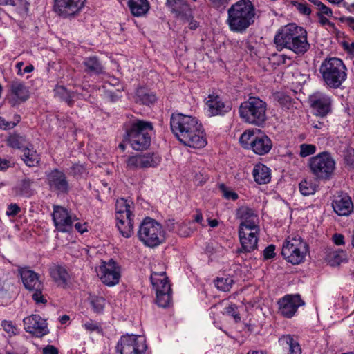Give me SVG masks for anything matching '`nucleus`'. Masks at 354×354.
<instances>
[{
    "label": "nucleus",
    "instance_id": "69168bd1",
    "mask_svg": "<svg viewBox=\"0 0 354 354\" xmlns=\"http://www.w3.org/2000/svg\"><path fill=\"white\" fill-rule=\"evenodd\" d=\"M335 19L339 20L341 22H347L349 26L354 30V18L353 17H335Z\"/></svg>",
    "mask_w": 354,
    "mask_h": 354
},
{
    "label": "nucleus",
    "instance_id": "13d9d810",
    "mask_svg": "<svg viewBox=\"0 0 354 354\" xmlns=\"http://www.w3.org/2000/svg\"><path fill=\"white\" fill-rule=\"evenodd\" d=\"M274 250L275 245L273 244L269 245L263 252V259L268 260L274 258L275 257Z\"/></svg>",
    "mask_w": 354,
    "mask_h": 354
},
{
    "label": "nucleus",
    "instance_id": "c03bdc74",
    "mask_svg": "<svg viewBox=\"0 0 354 354\" xmlns=\"http://www.w3.org/2000/svg\"><path fill=\"white\" fill-rule=\"evenodd\" d=\"M91 304L95 313H102L105 306V299L102 297H93L91 300Z\"/></svg>",
    "mask_w": 354,
    "mask_h": 354
},
{
    "label": "nucleus",
    "instance_id": "dca6fc26",
    "mask_svg": "<svg viewBox=\"0 0 354 354\" xmlns=\"http://www.w3.org/2000/svg\"><path fill=\"white\" fill-rule=\"evenodd\" d=\"M53 220L56 229L62 232H69L73 228V224L77 220L75 216L61 206H54Z\"/></svg>",
    "mask_w": 354,
    "mask_h": 354
},
{
    "label": "nucleus",
    "instance_id": "f03ea898",
    "mask_svg": "<svg viewBox=\"0 0 354 354\" xmlns=\"http://www.w3.org/2000/svg\"><path fill=\"white\" fill-rule=\"evenodd\" d=\"M256 8L251 0H239L227 10L225 23L234 33H244L256 19Z\"/></svg>",
    "mask_w": 354,
    "mask_h": 354
},
{
    "label": "nucleus",
    "instance_id": "7c9ffc66",
    "mask_svg": "<svg viewBox=\"0 0 354 354\" xmlns=\"http://www.w3.org/2000/svg\"><path fill=\"white\" fill-rule=\"evenodd\" d=\"M127 5L131 14L135 17L145 15L150 8L148 0H129Z\"/></svg>",
    "mask_w": 354,
    "mask_h": 354
},
{
    "label": "nucleus",
    "instance_id": "3c124183",
    "mask_svg": "<svg viewBox=\"0 0 354 354\" xmlns=\"http://www.w3.org/2000/svg\"><path fill=\"white\" fill-rule=\"evenodd\" d=\"M219 189L223 194V196L226 199H232L233 201H236L239 198V196L236 192L231 190L224 184L220 185Z\"/></svg>",
    "mask_w": 354,
    "mask_h": 354
},
{
    "label": "nucleus",
    "instance_id": "2f4dec72",
    "mask_svg": "<svg viewBox=\"0 0 354 354\" xmlns=\"http://www.w3.org/2000/svg\"><path fill=\"white\" fill-rule=\"evenodd\" d=\"M346 67L340 59L333 57V88L340 86L346 80Z\"/></svg>",
    "mask_w": 354,
    "mask_h": 354
},
{
    "label": "nucleus",
    "instance_id": "bf43d9fd",
    "mask_svg": "<svg viewBox=\"0 0 354 354\" xmlns=\"http://www.w3.org/2000/svg\"><path fill=\"white\" fill-rule=\"evenodd\" d=\"M209 1L214 8L221 11L224 10L229 3L228 0H209Z\"/></svg>",
    "mask_w": 354,
    "mask_h": 354
},
{
    "label": "nucleus",
    "instance_id": "de8ad7c7",
    "mask_svg": "<svg viewBox=\"0 0 354 354\" xmlns=\"http://www.w3.org/2000/svg\"><path fill=\"white\" fill-rule=\"evenodd\" d=\"M299 156L302 158L313 155L316 152V146L312 144L304 143L299 146Z\"/></svg>",
    "mask_w": 354,
    "mask_h": 354
},
{
    "label": "nucleus",
    "instance_id": "a19ab883",
    "mask_svg": "<svg viewBox=\"0 0 354 354\" xmlns=\"http://www.w3.org/2000/svg\"><path fill=\"white\" fill-rule=\"evenodd\" d=\"M299 188L301 194L304 196L312 195L316 192L315 185L307 180H302L299 185Z\"/></svg>",
    "mask_w": 354,
    "mask_h": 354
},
{
    "label": "nucleus",
    "instance_id": "f8f14e48",
    "mask_svg": "<svg viewBox=\"0 0 354 354\" xmlns=\"http://www.w3.org/2000/svg\"><path fill=\"white\" fill-rule=\"evenodd\" d=\"M46 183L49 190L57 194H68L70 184L66 174L58 169H50L45 173Z\"/></svg>",
    "mask_w": 354,
    "mask_h": 354
},
{
    "label": "nucleus",
    "instance_id": "a18cd8bd",
    "mask_svg": "<svg viewBox=\"0 0 354 354\" xmlns=\"http://www.w3.org/2000/svg\"><path fill=\"white\" fill-rule=\"evenodd\" d=\"M223 314L232 317L236 323L241 321V317L237 310V306L235 304H231L228 306L225 307Z\"/></svg>",
    "mask_w": 354,
    "mask_h": 354
},
{
    "label": "nucleus",
    "instance_id": "f3484780",
    "mask_svg": "<svg viewBox=\"0 0 354 354\" xmlns=\"http://www.w3.org/2000/svg\"><path fill=\"white\" fill-rule=\"evenodd\" d=\"M237 218L241 220L239 230H254L259 231V216L253 209L246 206H242L237 209Z\"/></svg>",
    "mask_w": 354,
    "mask_h": 354
},
{
    "label": "nucleus",
    "instance_id": "c756f323",
    "mask_svg": "<svg viewBox=\"0 0 354 354\" xmlns=\"http://www.w3.org/2000/svg\"><path fill=\"white\" fill-rule=\"evenodd\" d=\"M133 202L124 198L118 199L115 203V218L121 217H134L132 214L133 209Z\"/></svg>",
    "mask_w": 354,
    "mask_h": 354
},
{
    "label": "nucleus",
    "instance_id": "e433bc0d",
    "mask_svg": "<svg viewBox=\"0 0 354 354\" xmlns=\"http://www.w3.org/2000/svg\"><path fill=\"white\" fill-rule=\"evenodd\" d=\"M21 158L24 163L30 167L37 166L40 160L39 155L36 150L30 147H26L24 149Z\"/></svg>",
    "mask_w": 354,
    "mask_h": 354
},
{
    "label": "nucleus",
    "instance_id": "4468645a",
    "mask_svg": "<svg viewBox=\"0 0 354 354\" xmlns=\"http://www.w3.org/2000/svg\"><path fill=\"white\" fill-rule=\"evenodd\" d=\"M161 158L156 153H146L129 156L127 160V167L131 170L156 167L160 165Z\"/></svg>",
    "mask_w": 354,
    "mask_h": 354
},
{
    "label": "nucleus",
    "instance_id": "b1692460",
    "mask_svg": "<svg viewBox=\"0 0 354 354\" xmlns=\"http://www.w3.org/2000/svg\"><path fill=\"white\" fill-rule=\"evenodd\" d=\"M206 104L211 115H223L231 110L230 103L224 102L218 95L214 93L208 95Z\"/></svg>",
    "mask_w": 354,
    "mask_h": 354
},
{
    "label": "nucleus",
    "instance_id": "8fccbe9b",
    "mask_svg": "<svg viewBox=\"0 0 354 354\" xmlns=\"http://www.w3.org/2000/svg\"><path fill=\"white\" fill-rule=\"evenodd\" d=\"M344 160L346 165L354 169V148L347 147L344 151Z\"/></svg>",
    "mask_w": 354,
    "mask_h": 354
},
{
    "label": "nucleus",
    "instance_id": "864d4df0",
    "mask_svg": "<svg viewBox=\"0 0 354 354\" xmlns=\"http://www.w3.org/2000/svg\"><path fill=\"white\" fill-rule=\"evenodd\" d=\"M71 174L74 177H82L86 172V169L83 164H74L71 168Z\"/></svg>",
    "mask_w": 354,
    "mask_h": 354
},
{
    "label": "nucleus",
    "instance_id": "4c0bfd02",
    "mask_svg": "<svg viewBox=\"0 0 354 354\" xmlns=\"http://www.w3.org/2000/svg\"><path fill=\"white\" fill-rule=\"evenodd\" d=\"M320 73L323 80L329 87H332V58L326 57L322 62L320 68Z\"/></svg>",
    "mask_w": 354,
    "mask_h": 354
},
{
    "label": "nucleus",
    "instance_id": "37998d69",
    "mask_svg": "<svg viewBox=\"0 0 354 354\" xmlns=\"http://www.w3.org/2000/svg\"><path fill=\"white\" fill-rule=\"evenodd\" d=\"M137 97L144 104L149 105L156 100V95L153 93H146L143 90L138 91Z\"/></svg>",
    "mask_w": 354,
    "mask_h": 354
},
{
    "label": "nucleus",
    "instance_id": "58836bf2",
    "mask_svg": "<svg viewBox=\"0 0 354 354\" xmlns=\"http://www.w3.org/2000/svg\"><path fill=\"white\" fill-rule=\"evenodd\" d=\"M196 228L194 226V221H185L182 223L178 227V233L180 236H189Z\"/></svg>",
    "mask_w": 354,
    "mask_h": 354
},
{
    "label": "nucleus",
    "instance_id": "338daca9",
    "mask_svg": "<svg viewBox=\"0 0 354 354\" xmlns=\"http://www.w3.org/2000/svg\"><path fill=\"white\" fill-rule=\"evenodd\" d=\"M342 46H343L344 49L350 52L353 53L354 50V41L352 42L351 44H349L346 41H342L341 42Z\"/></svg>",
    "mask_w": 354,
    "mask_h": 354
},
{
    "label": "nucleus",
    "instance_id": "473e14b6",
    "mask_svg": "<svg viewBox=\"0 0 354 354\" xmlns=\"http://www.w3.org/2000/svg\"><path fill=\"white\" fill-rule=\"evenodd\" d=\"M133 218L128 216L124 218L119 216V218H116L117 227L122 236L129 238L133 234Z\"/></svg>",
    "mask_w": 354,
    "mask_h": 354
},
{
    "label": "nucleus",
    "instance_id": "5fc2aeb1",
    "mask_svg": "<svg viewBox=\"0 0 354 354\" xmlns=\"http://www.w3.org/2000/svg\"><path fill=\"white\" fill-rule=\"evenodd\" d=\"M84 328L89 331V332H93L95 331L97 333H101L102 332V329L100 326V325L97 323L96 322H94L93 320H89L83 324Z\"/></svg>",
    "mask_w": 354,
    "mask_h": 354
},
{
    "label": "nucleus",
    "instance_id": "c85d7f7f",
    "mask_svg": "<svg viewBox=\"0 0 354 354\" xmlns=\"http://www.w3.org/2000/svg\"><path fill=\"white\" fill-rule=\"evenodd\" d=\"M82 64L84 66V71L90 75H98L104 73L103 66L95 56L86 57Z\"/></svg>",
    "mask_w": 354,
    "mask_h": 354
},
{
    "label": "nucleus",
    "instance_id": "bb28decb",
    "mask_svg": "<svg viewBox=\"0 0 354 354\" xmlns=\"http://www.w3.org/2000/svg\"><path fill=\"white\" fill-rule=\"evenodd\" d=\"M35 180L25 177L19 180L13 188L14 194L19 197L30 198L35 192Z\"/></svg>",
    "mask_w": 354,
    "mask_h": 354
},
{
    "label": "nucleus",
    "instance_id": "0eeeda50",
    "mask_svg": "<svg viewBox=\"0 0 354 354\" xmlns=\"http://www.w3.org/2000/svg\"><path fill=\"white\" fill-rule=\"evenodd\" d=\"M241 146L246 149H251L258 155L268 153L272 147L271 139L261 131L246 130L240 138Z\"/></svg>",
    "mask_w": 354,
    "mask_h": 354
},
{
    "label": "nucleus",
    "instance_id": "9d476101",
    "mask_svg": "<svg viewBox=\"0 0 354 354\" xmlns=\"http://www.w3.org/2000/svg\"><path fill=\"white\" fill-rule=\"evenodd\" d=\"M151 282L156 292V302L162 308H167L171 301V289L165 271H152Z\"/></svg>",
    "mask_w": 354,
    "mask_h": 354
},
{
    "label": "nucleus",
    "instance_id": "412c9836",
    "mask_svg": "<svg viewBox=\"0 0 354 354\" xmlns=\"http://www.w3.org/2000/svg\"><path fill=\"white\" fill-rule=\"evenodd\" d=\"M299 295H288L279 301L281 315L287 318L292 317L299 306L304 305Z\"/></svg>",
    "mask_w": 354,
    "mask_h": 354
},
{
    "label": "nucleus",
    "instance_id": "393cba45",
    "mask_svg": "<svg viewBox=\"0 0 354 354\" xmlns=\"http://www.w3.org/2000/svg\"><path fill=\"white\" fill-rule=\"evenodd\" d=\"M49 273L53 281L59 286L66 287L71 276L67 268L59 264H53L49 268Z\"/></svg>",
    "mask_w": 354,
    "mask_h": 354
},
{
    "label": "nucleus",
    "instance_id": "6e6d98bb",
    "mask_svg": "<svg viewBox=\"0 0 354 354\" xmlns=\"http://www.w3.org/2000/svg\"><path fill=\"white\" fill-rule=\"evenodd\" d=\"M3 329L10 335H14L17 333V327L11 321L4 320L1 322Z\"/></svg>",
    "mask_w": 354,
    "mask_h": 354
},
{
    "label": "nucleus",
    "instance_id": "aec40b11",
    "mask_svg": "<svg viewBox=\"0 0 354 354\" xmlns=\"http://www.w3.org/2000/svg\"><path fill=\"white\" fill-rule=\"evenodd\" d=\"M30 97V91L25 84L20 81H12L9 86L8 101L11 106L26 101Z\"/></svg>",
    "mask_w": 354,
    "mask_h": 354
},
{
    "label": "nucleus",
    "instance_id": "603ef678",
    "mask_svg": "<svg viewBox=\"0 0 354 354\" xmlns=\"http://www.w3.org/2000/svg\"><path fill=\"white\" fill-rule=\"evenodd\" d=\"M291 4L295 6L301 14L309 15L311 12L310 8L306 2L292 1Z\"/></svg>",
    "mask_w": 354,
    "mask_h": 354
},
{
    "label": "nucleus",
    "instance_id": "1a4fd4ad",
    "mask_svg": "<svg viewBox=\"0 0 354 354\" xmlns=\"http://www.w3.org/2000/svg\"><path fill=\"white\" fill-rule=\"evenodd\" d=\"M308 250V245L301 236H288L283 243L281 254L288 262L298 265L304 261Z\"/></svg>",
    "mask_w": 354,
    "mask_h": 354
},
{
    "label": "nucleus",
    "instance_id": "680f3d73",
    "mask_svg": "<svg viewBox=\"0 0 354 354\" xmlns=\"http://www.w3.org/2000/svg\"><path fill=\"white\" fill-rule=\"evenodd\" d=\"M42 353L43 354H58L59 351L55 346H54L53 345H48L43 348Z\"/></svg>",
    "mask_w": 354,
    "mask_h": 354
},
{
    "label": "nucleus",
    "instance_id": "f704fd0d",
    "mask_svg": "<svg viewBox=\"0 0 354 354\" xmlns=\"http://www.w3.org/2000/svg\"><path fill=\"white\" fill-rule=\"evenodd\" d=\"M279 343L288 350L287 354H301V349L297 340L292 335H286L279 338Z\"/></svg>",
    "mask_w": 354,
    "mask_h": 354
},
{
    "label": "nucleus",
    "instance_id": "39448f33",
    "mask_svg": "<svg viewBox=\"0 0 354 354\" xmlns=\"http://www.w3.org/2000/svg\"><path fill=\"white\" fill-rule=\"evenodd\" d=\"M266 103L259 97H250L239 106L240 118L246 123L262 127L266 121Z\"/></svg>",
    "mask_w": 354,
    "mask_h": 354
},
{
    "label": "nucleus",
    "instance_id": "49530a36",
    "mask_svg": "<svg viewBox=\"0 0 354 354\" xmlns=\"http://www.w3.org/2000/svg\"><path fill=\"white\" fill-rule=\"evenodd\" d=\"M206 251L210 256L220 257L224 254L226 250L219 244H209L207 246Z\"/></svg>",
    "mask_w": 354,
    "mask_h": 354
},
{
    "label": "nucleus",
    "instance_id": "6ab92c4d",
    "mask_svg": "<svg viewBox=\"0 0 354 354\" xmlns=\"http://www.w3.org/2000/svg\"><path fill=\"white\" fill-rule=\"evenodd\" d=\"M24 329L33 335L41 337L49 333L46 321L39 315H32L23 320Z\"/></svg>",
    "mask_w": 354,
    "mask_h": 354
},
{
    "label": "nucleus",
    "instance_id": "9b49d317",
    "mask_svg": "<svg viewBox=\"0 0 354 354\" xmlns=\"http://www.w3.org/2000/svg\"><path fill=\"white\" fill-rule=\"evenodd\" d=\"M308 167L317 180H328L332 175V156L330 152L323 151L308 160Z\"/></svg>",
    "mask_w": 354,
    "mask_h": 354
},
{
    "label": "nucleus",
    "instance_id": "72a5a7b5",
    "mask_svg": "<svg viewBox=\"0 0 354 354\" xmlns=\"http://www.w3.org/2000/svg\"><path fill=\"white\" fill-rule=\"evenodd\" d=\"M254 180L259 185L266 184L270 180V169L264 165L257 164L252 170Z\"/></svg>",
    "mask_w": 354,
    "mask_h": 354
},
{
    "label": "nucleus",
    "instance_id": "6e6552de",
    "mask_svg": "<svg viewBox=\"0 0 354 354\" xmlns=\"http://www.w3.org/2000/svg\"><path fill=\"white\" fill-rule=\"evenodd\" d=\"M24 288L32 292V298L37 304L47 303L46 296L43 294L44 285L40 279L39 274L28 267H21L18 270Z\"/></svg>",
    "mask_w": 354,
    "mask_h": 354
},
{
    "label": "nucleus",
    "instance_id": "423d86ee",
    "mask_svg": "<svg viewBox=\"0 0 354 354\" xmlns=\"http://www.w3.org/2000/svg\"><path fill=\"white\" fill-rule=\"evenodd\" d=\"M138 236L145 245L154 248L164 242L165 232L156 220L147 217L140 223Z\"/></svg>",
    "mask_w": 354,
    "mask_h": 354
},
{
    "label": "nucleus",
    "instance_id": "4d7b16f0",
    "mask_svg": "<svg viewBox=\"0 0 354 354\" xmlns=\"http://www.w3.org/2000/svg\"><path fill=\"white\" fill-rule=\"evenodd\" d=\"M346 254L342 250L333 252V266H339L341 263L346 261Z\"/></svg>",
    "mask_w": 354,
    "mask_h": 354
},
{
    "label": "nucleus",
    "instance_id": "ea45409f",
    "mask_svg": "<svg viewBox=\"0 0 354 354\" xmlns=\"http://www.w3.org/2000/svg\"><path fill=\"white\" fill-rule=\"evenodd\" d=\"M26 142L25 137L18 134L11 135L8 139V145L16 149L24 147L26 145Z\"/></svg>",
    "mask_w": 354,
    "mask_h": 354
},
{
    "label": "nucleus",
    "instance_id": "20e7f679",
    "mask_svg": "<svg viewBox=\"0 0 354 354\" xmlns=\"http://www.w3.org/2000/svg\"><path fill=\"white\" fill-rule=\"evenodd\" d=\"M153 124L149 121L135 120L127 131L124 140L136 151L147 149L151 144Z\"/></svg>",
    "mask_w": 354,
    "mask_h": 354
},
{
    "label": "nucleus",
    "instance_id": "7ed1b4c3",
    "mask_svg": "<svg viewBox=\"0 0 354 354\" xmlns=\"http://www.w3.org/2000/svg\"><path fill=\"white\" fill-rule=\"evenodd\" d=\"M274 42L278 50L287 48L297 55L304 54L309 48L307 32L295 24L280 28L274 36Z\"/></svg>",
    "mask_w": 354,
    "mask_h": 354
},
{
    "label": "nucleus",
    "instance_id": "4be33fe9",
    "mask_svg": "<svg viewBox=\"0 0 354 354\" xmlns=\"http://www.w3.org/2000/svg\"><path fill=\"white\" fill-rule=\"evenodd\" d=\"M259 231L254 230H239V236L241 248L238 249L236 253L252 252L257 248Z\"/></svg>",
    "mask_w": 354,
    "mask_h": 354
},
{
    "label": "nucleus",
    "instance_id": "c9c22d12",
    "mask_svg": "<svg viewBox=\"0 0 354 354\" xmlns=\"http://www.w3.org/2000/svg\"><path fill=\"white\" fill-rule=\"evenodd\" d=\"M54 96L62 102H64L68 106L74 104L73 97L75 93L67 90L64 86L57 85L54 88Z\"/></svg>",
    "mask_w": 354,
    "mask_h": 354
},
{
    "label": "nucleus",
    "instance_id": "e2e57ef3",
    "mask_svg": "<svg viewBox=\"0 0 354 354\" xmlns=\"http://www.w3.org/2000/svg\"><path fill=\"white\" fill-rule=\"evenodd\" d=\"M317 15L319 17V23L323 26H329V27H332V24L330 23V21L325 17L323 15H322V13H317Z\"/></svg>",
    "mask_w": 354,
    "mask_h": 354
},
{
    "label": "nucleus",
    "instance_id": "f257e3e1",
    "mask_svg": "<svg viewBox=\"0 0 354 354\" xmlns=\"http://www.w3.org/2000/svg\"><path fill=\"white\" fill-rule=\"evenodd\" d=\"M170 127L176 138L186 146L200 149L207 145L204 129L196 118L174 113L170 118Z\"/></svg>",
    "mask_w": 354,
    "mask_h": 354
},
{
    "label": "nucleus",
    "instance_id": "5701e85b",
    "mask_svg": "<svg viewBox=\"0 0 354 354\" xmlns=\"http://www.w3.org/2000/svg\"><path fill=\"white\" fill-rule=\"evenodd\" d=\"M166 5L176 17L187 21L192 19V10L186 0H167Z\"/></svg>",
    "mask_w": 354,
    "mask_h": 354
},
{
    "label": "nucleus",
    "instance_id": "052dcab7",
    "mask_svg": "<svg viewBox=\"0 0 354 354\" xmlns=\"http://www.w3.org/2000/svg\"><path fill=\"white\" fill-rule=\"evenodd\" d=\"M21 212V208L16 203H11L8 206L6 215L8 216H15Z\"/></svg>",
    "mask_w": 354,
    "mask_h": 354
},
{
    "label": "nucleus",
    "instance_id": "774afa93",
    "mask_svg": "<svg viewBox=\"0 0 354 354\" xmlns=\"http://www.w3.org/2000/svg\"><path fill=\"white\" fill-rule=\"evenodd\" d=\"M192 221H194V223H199L203 227L204 226V224L203 223V214L199 210H197V214L194 216V219Z\"/></svg>",
    "mask_w": 354,
    "mask_h": 354
},
{
    "label": "nucleus",
    "instance_id": "cd10ccee",
    "mask_svg": "<svg viewBox=\"0 0 354 354\" xmlns=\"http://www.w3.org/2000/svg\"><path fill=\"white\" fill-rule=\"evenodd\" d=\"M330 98L326 95L314 96L310 99V104L316 114L325 116L330 109Z\"/></svg>",
    "mask_w": 354,
    "mask_h": 354
},
{
    "label": "nucleus",
    "instance_id": "0e129e2a",
    "mask_svg": "<svg viewBox=\"0 0 354 354\" xmlns=\"http://www.w3.org/2000/svg\"><path fill=\"white\" fill-rule=\"evenodd\" d=\"M333 243L337 245H343L344 243V236L341 234H334Z\"/></svg>",
    "mask_w": 354,
    "mask_h": 354
},
{
    "label": "nucleus",
    "instance_id": "a211bd4d",
    "mask_svg": "<svg viewBox=\"0 0 354 354\" xmlns=\"http://www.w3.org/2000/svg\"><path fill=\"white\" fill-rule=\"evenodd\" d=\"M86 0H54V11L59 16L68 17L78 13Z\"/></svg>",
    "mask_w": 354,
    "mask_h": 354
},
{
    "label": "nucleus",
    "instance_id": "2eb2a0df",
    "mask_svg": "<svg viewBox=\"0 0 354 354\" xmlns=\"http://www.w3.org/2000/svg\"><path fill=\"white\" fill-rule=\"evenodd\" d=\"M98 276L102 282L108 286H113L119 283L120 269L112 259L103 261L99 268Z\"/></svg>",
    "mask_w": 354,
    "mask_h": 354
},
{
    "label": "nucleus",
    "instance_id": "a878e982",
    "mask_svg": "<svg viewBox=\"0 0 354 354\" xmlns=\"http://www.w3.org/2000/svg\"><path fill=\"white\" fill-rule=\"evenodd\" d=\"M335 203L333 211L339 216H348L352 212L353 203L351 198L346 193L340 192L336 197Z\"/></svg>",
    "mask_w": 354,
    "mask_h": 354
},
{
    "label": "nucleus",
    "instance_id": "09e8293b",
    "mask_svg": "<svg viewBox=\"0 0 354 354\" xmlns=\"http://www.w3.org/2000/svg\"><path fill=\"white\" fill-rule=\"evenodd\" d=\"M20 116L15 115L13 121H7L4 118L0 117V128L4 130L14 128L20 121Z\"/></svg>",
    "mask_w": 354,
    "mask_h": 354
},
{
    "label": "nucleus",
    "instance_id": "79ce46f5",
    "mask_svg": "<svg viewBox=\"0 0 354 354\" xmlns=\"http://www.w3.org/2000/svg\"><path fill=\"white\" fill-rule=\"evenodd\" d=\"M214 283L218 290L227 292L232 288L233 279L230 277H218Z\"/></svg>",
    "mask_w": 354,
    "mask_h": 354
},
{
    "label": "nucleus",
    "instance_id": "ddd939ff",
    "mask_svg": "<svg viewBox=\"0 0 354 354\" xmlns=\"http://www.w3.org/2000/svg\"><path fill=\"white\" fill-rule=\"evenodd\" d=\"M142 337L135 335H126L121 337L116 346V351L120 354H144L147 346L144 340L140 342Z\"/></svg>",
    "mask_w": 354,
    "mask_h": 354
}]
</instances>
